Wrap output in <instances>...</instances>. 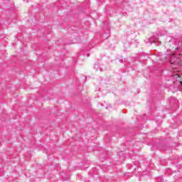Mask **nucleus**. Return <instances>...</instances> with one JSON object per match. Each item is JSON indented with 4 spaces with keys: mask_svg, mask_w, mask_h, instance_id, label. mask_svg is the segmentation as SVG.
<instances>
[{
    "mask_svg": "<svg viewBox=\"0 0 182 182\" xmlns=\"http://www.w3.org/2000/svg\"><path fill=\"white\" fill-rule=\"evenodd\" d=\"M181 76H182V74L179 71L173 74V79H176V81H173V83H176V85H179V86H181L182 85Z\"/></svg>",
    "mask_w": 182,
    "mask_h": 182,
    "instance_id": "nucleus-1",
    "label": "nucleus"
},
{
    "mask_svg": "<svg viewBox=\"0 0 182 182\" xmlns=\"http://www.w3.org/2000/svg\"><path fill=\"white\" fill-rule=\"evenodd\" d=\"M173 59H174V54H173V55L171 56V63H174V61H173Z\"/></svg>",
    "mask_w": 182,
    "mask_h": 182,
    "instance_id": "nucleus-2",
    "label": "nucleus"
}]
</instances>
